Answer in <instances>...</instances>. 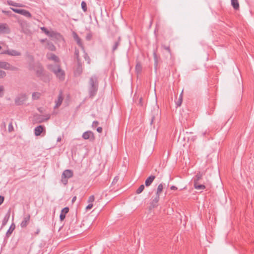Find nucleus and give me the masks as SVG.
Masks as SVG:
<instances>
[{
	"mask_svg": "<svg viewBox=\"0 0 254 254\" xmlns=\"http://www.w3.org/2000/svg\"><path fill=\"white\" fill-rule=\"evenodd\" d=\"M40 231V230L39 228H38L37 230H36V231L35 232V235H37L39 234V232Z\"/></svg>",
	"mask_w": 254,
	"mask_h": 254,
	"instance_id": "4d7b16f0",
	"label": "nucleus"
},
{
	"mask_svg": "<svg viewBox=\"0 0 254 254\" xmlns=\"http://www.w3.org/2000/svg\"><path fill=\"white\" fill-rule=\"evenodd\" d=\"M10 9L13 11L15 12V13H18V14H20L21 12V10H22V9H16V8H12V7H10Z\"/></svg>",
	"mask_w": 254,
	"mask_h": 254,
	"instance_id": "37998d69",
	"label": "nucleus"
},
{
	"mask_svg": "<svg viewBox=\"0 0 254 254\" xmlns=\"http://www.w3.org/2000/svg\"><path fill=\"white\" fill-rule=\"evenodd\" d=\"M46 48L51 51H55L56 49V47L51 42H48Z\"/></svg>",
	"mask_w": 254,
	"mask_h": 254,
	"instance_id": "393cba45",
	"label": "nucleus"
},
{
	"mask_svg": "<svg viewBox=\"0 0 254 254\" xmlns=\"http://www.w3.org/2000/svg\"><path fill=\"white\" fill-rule=\"evenodd\" d=\"M163 186H164V185L162 183H161L158 185L157 189V191L156 193V195H158L159 196L160 194L162 192V191L163 190Z\"/></svg>",
	"mask_w": 254,
	"mask_h": 254,
	"instance_id": "bb28decb",
	"label": "nucleus"
},
{
	"mask_svg": "<svg viewBox=\"0 0 254 254\" xmlns=\"http://www.w3.org/2000/svg\"><path fill=\"white\" fill-rule=\"evenodd\" d=\"M193 186L195 189L198 190H203L206 188L205 186L203 184H201V183H194Z\"/></svg>",
	"mask_w": 254,
	"mask_h": 254,
	"instance_id": "412c9836",
	"label": "nucleus"
},
{
	"mask_svg": "<svg viewBox=\"0 0 254 254\" xmlns=\"http://www.w3.org/2000/svg\"><path fill=\"white\" fill-rule=\"evenodd\" d=\"M61 67H60L59 68H57L56 70H55V71H54L53 73H54V74L55 75L57 74V73H58V70H60V69H61Z\"/></svg>",
	"mask_w": 254,
	"mask_h": 254,
	"instance_id": "13d9d810",
	"label": "nucleus"
},
{
	"mask_svg": "<svg viewBox=\"0 0 254 254\" xmlns=\"http://www.w3.org/2000/svg\"><path fill=\"white\" fill-rule=\"evenodd\" d=\"M67 178H64V177L63 176H62V179H61V182L64 184V185H66L67 183Z\"/></svg>",
	"mask_w": 254,
	"mask_h": 254,
	"instance_id": "a19ab883",
	"label": "nucleus"
},
{
	"mask_svg": "<svg viewBox=\"0 0 254 254\" xmlns=\"http://www.w3.org/2000/svg\"><path fill=\"white\" fill-rule=\"evenodd\" d=\"M60 65L59 64H49L48 65V68L53 72L54 71H55V70H56L57 68H59Z\"/></svg>",
	"mask_w": 254,
	"mask_h": 254,
	"instance_id": "aec40b11",
	"label": "nucleus"
},
{
	"mask_svg": "<svg viewBox=\"0 0 254 254\" xmlns=\"http://www.w3.org/2000/svg\"><path fill=\"white\" fill-rule=\"evenodd\" d=\"M3 200H4V197L1 195H0V205H1L3 203Z\"/></svg>",
	"mask_w": 254,
	"mask_h": 254,
	"instance_id": "3c124183",
	"label": "nucleus"
},
{
	"mask_svg": "<svg viewBox=\"0 0 254 254\" xmlns=\"http://www.w3.org/2000/svg\"><path fill=\"white\" fill-rule=\"evenodd\" d=\"M44 130V127L41 125L38 126L34 129V134L36 136L40 135Z\"/></svg>",
	"mask_w": 254,
	"mask_h": 254,
	"instance_id": "4468645a",
	"label": "nucleus"
},
{
	"mask_svg": "<svg viewBox=\"0 0 254 254\" xmlns=\"http://www.w3.org/2000/svg\"><path fill=\"white\" fill-rule=\"evenodd\" d=\"M41 30L44 32L46 35H49L50 34V32L47 30V29L44 27H41Z\"/></svg>",
	"mask_w": 254,
	"mask_h": 254,
	"instance_id": "ea45409f",
	"label": "nucleus"
},
{
	"mask_svg": "<svg viewBox=\"0 0 254 254\" xmlns=\"http://www.w3.org/2000/svg\"><path fill=\"white\" fill-rule=\"evenodd\" d=\"M77 64H78V66H77V69H76V72H77L78 74H80L82 72V64H81V62L80 61V64H79L77 63Z\"/></svg>",
	"mask_w": 254,
	"mask_h": 254,
	"instance_id": "f704fd0d",
	"label": "nucleus"
},
{
	"mask_svg": "<svg viewBox=\"0 0 254 254\" xmlns=\"http://www.w3.org/2000/svg\"><path fill=\"white\" fill-rule=\"evenodd\" d=\"M41 94L38 92H35L32 93V98L33 100H38L41 97Z\"/></svg>",
	"mask_w": 254,
	"mask_h": 254,
	"instance_id": "cd10ccee",
	"label": "nucleus"
},
{
	"mask_svg": "<svg viewBox=\"0 0 254 254\" xmlns=\"http://www.w3.org/2000/svg\"><path fill=\"white\" fill-rule=\"evenodd\" d=\"M30 216L29 214H28L27 216L24 217L23 221L21 222L20 224V226L22 228H25L28 225L29 220H30Z\"/></svg>",
	"mask_w": 254,
	"mask_h": 254,
	"instance_id": "dca6fc26",
	"label": "nucleus"
},
{
	"mask_svg": "<svg viewBox=\"0 0 254 254\" xmlns=\"http://www.w3.org/2000/svg\"><path fill=\"white\" fill-rule=\"evenodd\" d=\"M0 68L12 71H16L18 70L17 67L12 66L9 63L4 61H0Z\"/></svg>",
	"mask_w": 254,
	"mask_h": 254,
	"instance_id": "7ed1b4c3",
	"label": "nucleus"
},
{
	"mask_svg": "<svg viewBox=\"0 0 254 254\" xmlns=\"http://www.w3.org/2000/svg\"><path fill=\"white\" fill-rule=\"evenodd\" d=\"M2 12L3 13L6 14L8 15L10 13V11H6V10H2Z\"/></svg>",
	"mask_w": 254,
	"mask_h": 254,
	"instance_id": "6e6d98bb",
	"label": "nucleus"
},
{
	"mask_svg": "<svg viewBox=\"0 0 254 254\" xmlns=\"http://www.w3.org/2000/svg\"><path fill=\"white\" fill-rule=\"evenodd\" d=\"M68 211L69 208L68 207H65L62 210L60 215V219L61 221H63L65 219V215L68 212Z\"/></svg>",
	"mask_w": 254,
	"mask_h": 254,
	"instance_id": "ddd939ff",
	"label": "nucleus"
},
{
	"mask_svg": "<svg viewBox=\"0 0 254 254\" xmlns=\"http://www.w3.org/2000/svg\"><path fill=\"white\" fill-rule=\"evenodd\" d=\"M46 39H41L40 40V42L41 43H44L45 41H46Z\"/></svg>",
	"mask_w": 254,
	"mask_h": 254,
	"instance_id": "0e129e2a",
	"label": "nucleus"
},
{
	"mask_svg": "<svg viewBox=\"0 0 254 254\" xmlns=\"http://www.w3.org/2000/svg\"><path fill=\"white\" fill-rule=\"evenodd\" d=\"M120 44V40L115 42L114 46H113L112 51L113 52H115L118 48V46Z\"/></svg>",
	"mask_w": 254,
	"mask_h": 254,
	"instance_id": "2f4dec72",
	"label": "nucleus"
},
{
	"mask_svg": "<svg viewBox=\"0 0 254 254\" xmlns=\"http://www.w3.org/2000/svg\"><path fill=\"white\" fill-rule=\"evenodd\" d=\"M73 37L74 39L76 41L77 44L82 49L84 48L81 40L77 34L75 32H73Z\"/></svg>",
	"mask_w": 254,
	"mask_h": 254,
	"instance_id": "f3484780",
	"label": "nucleus"
},
{
	"mask_svg": "<svg viewBox=\"0 0 254 254\" xmlns=\"http://www.w3.org/2000/svg\"><path fill=\"white\" fill-rule=\"evenodd\" d=\"M4 87L2 85H0V97H2L3 96Z\"/></svg>",
	"mask_w": 254,
	"mask_h": 254,
	"instance_id": "79ce46f5",
	"label": "nucleus"
},
{
	"mask_svg": "<svg viewBox=\"0 0 254 254\" xmlns=\"http://www.w3.org/2000/svg\"><path fill=\"white\" fill-rule=\"evenodd\" d=\"M160 197L156 195L155 197L152 199L150 202V208H154L158 206V203Z\"/></svg>",
	"mask_w": 254,
	"mask_h": 254,
	"instance_id": "9b49d317",
	"label": "nucleus"
},
{
	"mask_svg": "<svg viewBox=\"0 0 254 254\" xmlns=\"http://www.w3.org/2000/svg\"><path fill=\"white\" fill-rule=\"evenodd\" d=\"M119 178L116 177L114 178L113 183H116L118 181Z\"/></svg>",
	"mask_w": 254,
	"mask_h": 254,
	"instance_id": "bf43d9fd",
	"label": "nucleus"
},
{
	"mask_svg": "<svg viewBox=\"0 0 254 254\" xmlns=\"http://www.w3.org/2000/svg\"><path fill=\"white\" fill-rule=\"evenodd\" d=\"M47 58L48 60L53 61L56 63H59V58L55 54L52 53H48L47 54Z\"/></svg>",
	"mask_w": 254,
	"mask_h": 254,
	"instance_id": "f8f14e48",
	"label": "nucleus"
},
{
	"mask_svg": "<svg viewBox=\"0 0 254 254\" xmlns=\"http://www.w3.org/2000/svg\"><path fill=\"white\" fill-rule=\"evenodd\" d=\"M1 47L0 46V50L1 49Z\"/></svg>",
	"mask_w": 254,
	"mask_h": 254,
	"instance_id": "69168bd1",
	"label": "nucleus"
},
{
	"mask_svg": "<svg viewBox=\"0 0 254 254\" xmlns=\"http://www.w3.org/2000/svg\"><path fill=\"white\" fill-rule=\"evenodd\" d=\"M61 140H62V138H61V136H59V137H58V138H57V141H58V142H60V141H61Z\"/></svg>",
	"mask_w": 254,
	"mask_h": 254,
	"instance_id": "680f3d73",
	"label": "nucleus"
},
{
	"mask_svg": "<svg viewBox=\"0 0 254 254\" xmlns=\"http://www.w3.org/2000/svg\"><path fill=\"white\" fill-rule=\"evenodd\" d=\"M6 75V72L0 69V78H3Z\"/></svg>",
	"mask_w": 254,
	"mask_h": 254,
	"instance_id": "58836bf2",
	"label": "nucleus"
},
{
	"mask_svg": "<svg viewBox=\"0 0 254 254\" xmlns=\"http://www.w3.org/2000/svg\"><path fill=\"white\" fill-rule=\"evenodd\" d=\"M15 224L12 223L6 233V237H8L12 234V232L15 229Z\"/></svg>",
	"mask_w": 254,
	"mask_h": 254,
	"instance_id": "5701e85b",
	"label": "nucleus"
},
{
	"mask_svg": "<svg viewBox=\"0 0 254 254\" xmlns=\"http://www.w3.org/2000/svg\"><path fill=\"white\" fill-rule=\"evenodd\" d=\"M20 14L27 18H31L32 17L31 14L28 11L25 9H22Z\"/></svg>",
	"mask_w": 254,
	"mask_h": 254,
	"instance_id": "a878e982",
	"label": "nucleus"
},
{
	"mask_svg": "<svg viewBox=\"0 0 254 254\" xmlns=\"http://www.w3.org/2000/svg\"><path fill=\"white\" fill-rule=\"evenodd\" d=\"M92 38V35L90 33L88 34L86 36V40L89 41Z\"/></svg>",
	"mask_w": 254,
	"mask_h": 254,
	"instance_id": "09e8293b",
	"label": "nucleus"
},
{
	"mask_svg": "<svg viewBox=\"0 0 254 254\" xmlns=\"http://www.w3.org/2000/svg\"><path fill=\"white\" fill-rule=\"evenodd\" d=\"M144 189V186L143 185H141L139 186V187L136 190V193L137 194L140 193Z\"/></svg>",
	"mask_w": 254,
	"mask_h": 254,
	"instance_id": "c9c22d12",
	"label": "nucleus"
},
{
	"mask_svg": "<svg viewBox=\"0 0 254 254\" xmlns=\"http://www.w3.org/2000/svg\"><path fill=\"white\" fill-rule=\"evenodd\" d=\"M98 81L96 75L92 76L89 81L88 92L90 97H94L98 91Z\"/></svg>",
	"mask_w": 254,
	"mask_h": 254,
	"instance_id": "f03ea898",
	"label": "nucleus"
},
{
	"mask_svg": "<svg viewBox=\"0 0 254 254\" xmlns=\"http://www.w3.org/2000/svg\"><path fill=\"white\" fill-rule=\"evenodd\" d=\"M76 199V196H74L72 199V202H73L75 201V200Z\"/></svg>",
	"mask_w": 254,
	"mask_h": 254,
	"instance_id": "e2e57ef3",
	"label": "nucleus"
},
{
	"mask_svg": "<svg viewBox=\"0 0 254 254\" xmlns=\"http://www.w3.org/2000/svg\"><path fill=\"white\" fill-rule=\"evenodd\" d=\"M62 176L68 179L70 178L73 176V172L70 170H65L63 172Z\"/></svg>",
	"mask_w": 254,
	"mask_h": 254,
	"instance_id": "a211bd4d",
	"label": "nucleus"
},
{
	"mask_svg": "<svg viewBox=\"0 0 254 254\" xmlns=\"http://www.w3.org/2000/svg\"><path fill=\"white\" fill-rule=\"evenodd\" d=\"M1 54L8 55L11 56H20L21 53L15 50H7L2 52Z\"/></svg>",
	"mask_w": 254,
	"mask_h": 254,
	"instance_id": "423d86ee",
	"label": "nucleus"
},
{
	"mask_svg": "<svg viewBox=\"0 0 254 254\" xmlns=\"http://www.w3.org/2000/svg\"><path fill=\"white\" fill-rule=\"evenodd\" d=\"M81 8H82V10L84 11V12H86L87 10L86 3L84 1H82L81 2Z\"/></svg>",
	"mask_w": 254,
	"mask_h": 254,
	"instance_id": "72a5a7b5",
	"label": "nucleus"
},
{
	"mask_svg": "<svg viewBox=\"0 0 254 254\" xmlns=\"http://www.w3.org/2000/svg\"><path fill=\"white\" fill-rule=\"evenodd\" d=\"M10 29L6 23H0V34H8Z\"/></svg>",
	"mask_w": 254,
	"mask_h": 254,
	"instance_id": "0eeeda50",
	"label": "nucleus"
},
{
	"mask_svg": "<svg viewBox=\"0 0 254 254\" xmlns=\"http://www.w3.org/2000/svg\"><path fill=\"white\" fill-rule=\"evenodd\" d=\"M95 200V197L93 195H91L88 198V202L89 203H92Z\"/></svg>",
	"mask_w": 254,
	"mask_h": 254,
	"instance_id": "4c0bfd02",
	"label": "nucleus"
},
{
	"mask_svg": "<svg viewBox=\"0 0 254 254\" xmlns=\"http://www.w3.org/2000/svg\"><path fill=\"white\" fill-rule=\"evenodd\" d=\"M8 219H9V216H8V217L5 216L4 217V218L3 219L2 221V227L5 226L6 224V223L8 220Z\"/></svg>",
	"mask_w": 254,
	"mask_h": 254,
	"instance_id": "e433bc0d",
	"label": "nucleus"
},
{
	"mask_svg": "<svg viewBox=\"0 0 254 254\" xmlns=\"http://www.w3.org/2000/svg\"><path fill=\"white\" fill-rule=\"evenodd\" d=\"M170 189H171V190H177V187H175V186H172V187H171Z\"/></svg>",
	"mask_w": 254,
	"mask_h": 254,
	"instance_id": "052dcab7",
	"label": "nucleus"
},
{
	"mask_svg": "<svg viewBox=\"0 0 254 254\" xmlns=\"http://www.w3.org/2000/svg\"><path fill=\"white\" fill-rule=\"evenodd\" d=\"M205 174V172H198L196 175L193 177L194 183H201V180H202L203 176Z\"/></svg>",
	"mask_w": 254,
	"mask_h": 254,
	"instance_id": "6e6552de",
	"label": "nucleus"
},
{
	"mask_svg": "<svg viewBox=\"0 0 254 254\" xmlns=\"http://www.w3.org/2000/svg\"><path fill=\"white\" fill-rule=\"evenodd\" d=\"M99 125V122L98 121H94L92 123V126L93 127H96Z\"/></svg>",
	"mask_w": 254,
	"mask_h": 254,
	"instance_id": "49530a36",
	"label": "nucleus"
},
{
	"mask_svg": "<svg viewBox=\"0 0 254 254\" xmlns=\"http://www.w3.org/2000/svg\"><path fill=\"white\" fill-rule=\"evenodd\" d=\"M82 136L84 139H89L90 141H93L95 139L94 133L90 130L84 132Z\"/></svg>",
	"mask_w": 254,
	"mask_h": 254,
	"instance_id": "39448f33",
	"label": "nucleus"
},
{
	"mask_svg": "<svg viewBox=\"0 0 254 254\" xmlns=\"http://www.w3.org/2000/svg\"><path fill=\"white\" fill-rule=\"evenodd\" d=\"M183 101V92L180 95L179 98L178 100L176 102V105L178 107H179L181 105Z\"/></svg>",
	"mask_w": 254,
	"mask_h": 254,
	"instance_id": "7c9ffc66",
	"label": "nucleus"
},
{
	"mask_svg": "<svg viewBox=\"0 0 254 254\" xmlns=\"http://www.w3.org/2000/svg\"><path fill=\"white\" fill-rule=\"evenodd\" d=\"M154 58L155 61V63H157V55L155 53H154Z\"/></svg>",
	"mask_w": 254,
	"mask_h": 254,
	"instance_id": "5fc2aeb1",
	"label": "nucleus"
},
{
	"mask_svg": "<svg viewBox=\"0 0 254 254\" xmlns=\"http://www.w3.org/2000/svg\"><path fill=\"white\" fill-rule=\"evenodd\" d=\"M7 3L8 5L16 6V7H23L24 5L22 4L19 3H16L13 2L12 0H7Z\"/></svg>",
	"mask_w": 254,
	"mask_h": 254,
	"instance_id": "b1692460",
	"label": "nucleus"
},
{
	"mask_svg": "<svg viewBox=\"0 0 254 254\" xmlns=\"http://www.w3.org/2000/svg\"><path fill=\"white\" fill-rule=\"evenodd\" d=\"M155 178V176L153 175L150 176L147 178L145 182V185L146 187H149L152 184Z\"/></svg>",
	"mask_w": 254,
	"mask_h": 254,
	"instance_id": "6ab92c4d",
	"label": "nucleus"
},
{
	"mask_svg": "<svg viewBox=\"0 0 254 254\" xmlns=\"http://www.w3.org/2000/svg\"><path fill=\"white\" fill-rule=\"evenodd\" d=\"M50 118V114H47L44 116L42 115H39L36 117V120L37 122L39 123H41L43 122H44L45 121H48Z\"/></svg>",
	"mask_w": 254,
	"mask_h": 254,
	"instance_id": "1a4fd4ad",
	"label": "nucleus"
},
{
	"mask_svg": "<svg viewBox=\"0 0 254 254\" xmlns=\"http://www.w3.org/2000/svg\"><path fill=\"white\" fill-rule=\"evenodd\" d=\"M135 70L137 73H140L142 70V66L139 63H137L135 66Z\"/></svg>",
	"mask_w": 254,
	"mask_h": 254,
	"instance_id": "c756f323",
	"label": "nucleus"
},
{
	"mask_svg": "<svg viewBox=\"0 0 254 254\" xmlns=\"http://www.w3.org/2000/svg\"><path fill=\"white\" fill-rule=\"evenodd\" d=\"M231 4L235 10H238L239 9V3L238 0H231Z\"/></svg>",
	"mask_w": 254,
	"mask_h": 254,
	"instance_id": "4be33fe9",
	"label": "nucleus"
},
{
	"mask_svg": "<svg viewBox=\"0 0 254 254\" xmlns=\"http://www.w3.org/2000/svg\"><path fill=\"white\" fill-rule=\"evenodd\" d=\"M63 100L64 97L63 96L62 93L61 92L58 96V100L55 101L56 105L54 107V109L59 108L61 105Z\"/></svg>",
	"mask_w": 254,
	"mask_h": 254,
	"instance_id": "9d476101",
	"label": "nucleus"
},
{
	"mask_svg": "<svg viewBox=\"0 0 254 254\" xmlns=\"http://www.w3.org/2000/svg\"><path fill=\"white\" fill-rule=\"evenodd\" d=\"M155 119V116H152V117H151V120H150V124L152 125Z\"/></svg>",
	"mask_w": 254,
	"mask_h": 254,
	"instance_id": "603ef678",
	"label": "nucleus"
},
{
	"mask_svg": "<svg viewBox=\"0 0 254 254\" xmlns=\"http://www.w3.org/2000/svg\"><path fill=\"white\" fill-rule=\"evenodd\" d=\"M97 131L99 132V133H101L102 131V127H97Z\"/></svg>",
	"mask_w": 254,
	"mask_h": 254,
	"instance_id": "864d4df0",
	"label": "nucleus"
},
{
	"mask_svg": "<svg viewBox=\"0 0 254 254\" xmlns=\"http://www.w3.org/2000/svg\"><path fill=\"white\" fill-rule=\"evenodd\" d=\"M84 58H85V60L87 61L88 64H90V59L89 57L87 55V54H85Z\"/></svg>",
	"mask_w": 254,
	"mask_h": 254,
	"instance_id": "a18cd8bd",
	"label": "nucleus"
},
{
	"mask_svg": "<svg viewBox=\"0 0 254 254\" xmlns=\"http://www.w3.org/2000/svg\"><path fill=\"white\" fill-rule=\"evenodd\" d=\"M161 47L164 49V50H166L170 54V56L172 55L171 51L170 48V46H166L164 44L161 45Z\"/></svg>",
	"mask_w": 254,
	"mask_h": 254,
	"instance_id": "473e14b6",
	"label": "nucleus"
},
{
	"mask_svg": "<svg viewBox=\"0 0 254 254\" xmlns=\"http://www.w3.org/2000/svg\"><path fill=\"white\" fill-rule=\"evenodd\" d=\"M29 69L33 70L37 77L46 81V78L48 75L41 64L37 63L34 64H30Z\"/></svg>",
	"mask_w": 254,
	"mask_h": 254,
	"instance_id": "f257e3e1",
	"label": "nucleus"
},
{
	"mask_svg": "<svg viewBox=\"0 0 254 254\" xmlns=\"http://www.w3.org/2000/svg\"><path fill=\"white\" fill-rule=\"evenodd\" d=\"M138 104L141 106H142L143 105L142 98L141 97L139 98Z\"/></svg>",
	"mask_w": 254,
	"mask_h": 254,
	"instance_id": "8fccbe9b",
	"label": "nucleus"
},
{
	"mask_svg": "<svg viewBox=\"0 0 254 254\" xmlns=\"http://www.w3.org/2000/svg\"><path fill=\"white\" fill-rule=\"evenodd\" d=\"M27 99V96L26 94L21 93L18 95L15 98V104L17 105H21Z\"/></svg>",
	"mask_w": 254,
	"mask_h": 254,
	"instance_id": "20e7f679",
	"label": "nucleus"
},
{
	"mask_svg": "<svg viewBox=\"0 0 254 254\" xmlns=\"http://www.w3.org/2000/svg\"><path fill=\"white\" fill-rule=\"evenodd\" d=\"M56 77L61 81H63L65 78V72L62 69L58 70V73L56 75Z\"/></svg>",
	"mask_w": 254,
	"mask_h": 254,
	"instance_id": "2eb2a0df",
	"label": "nucleus"
},
{
	"mask_svg": "<svg viewBox=\"0 0 254 254\" xmlns=\"http://www.w3.org/2000/svg\"><path fill=\"white\" fill-rule=\"evenodd\" d=\"M74 56L77 60V62L80 64V59H79V51L78 49L75 48L74 52Z\"/></svg>",
	"mask_w": 254,
	"mask_h": 254,
	"instance_id": "c85d7f7f",
	"label": "nucleus"
},
{
	"mask_svg": "<svg viewBox=\"0 0 254 254\" xmlns=\"http://www.w3.org/2000/svg\"><path fill=\"white\" fill-rule=\"evenodd\" d=\"M8 131L9 132H11V131H12L13 130V127L12 123H10L9 124L8 127Z\"/></svg>",
	"mask_w": 254,
	"mask_h": 254,
	"instance_id": "c03bdc74",
	"label": "nucleus"
},
{
	"mask_svg": "<svg viewBox=\"0 0 254 254\" xmlns=\"http://www.w3.org/2000/svg\"><path fill=\"white\" fill-rule=\"evenodd\" d=\"M93 203H89L86 207L87 210L91 209L93 207Z\"/></svg>",
	"mask_w": 254,
	"mask_h": 254,
	"instance_id": "de8ad7c7",
	"label": "nucleus"
}]
</instances>
